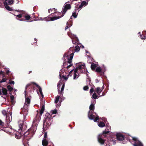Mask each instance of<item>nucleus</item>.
Here are the masks:
<instances>
[{"label":"nucleus","mask_w":146,"mask_h":146,"mask_svg":"<svg viewBox=\"0 0 146 146\" xmlns=\"http://www.w3.org/2000/svg\"><path fill=\"white\" fill-rule=\"evenodd\" d=\"M73 48H70L68 52L64 53L63 55V58L64 59H65V57L67 58L68 61L67 62L71 64L72 62V58H73L74 52L72 50ZM72 64H70V65L67 66L66 68L68 69L71 67L72 65Z\"/></svg>","instance_id":"nucleus-1"},{"label":"nucleus","mask_w":146,"mask_h":146,"mask_svg":"<svg viewBox=\"0 0 146 146\" xmlns=\"http://www.w3.org/2000/svg\"><path fill=\"white\" fill-rule=\"evenodd\" d=\"M45 119L43 122V128L44 130L48 129L52 121L51 115L49 113H47L45 114Z\"/></svg>","instance_id":"nucleus-2"},{"label":"nucleus","mask_w":146,"mask_h":146,"mask_svg":"<svg viewBox=\"0 0 146 146\" xmlns=\"http://www.w3.org/2000/svg\"><path fill=\"white\" fill-rule=\"evenodd\" d=\"M44 110V105H43L41 108V110L39 112V114H38V111H37V114L36 115V117L34 118L33 120V123H35L37 121H39L40 120L41 116L42 114L43 113Z\"/></svg>","instance_id":"nucleus-3"},{"label":"nucleus","mask_w":146,"mask_h":146,"mask_svg":"<svg viewBox=\"0 0 146 146\" xmlns=\"http://www.w3.org/2000/svg\"><path fill=\"white\" fill-rule=\"evenodd\" d=\"M33 84L34 85H35L36 86V87L38 88L39 90V91L41 94V95L42 98L43 97V94L42 93V89L41 87L39 86L35 82H32L31 84ZM31 85V84H28L25 87V92H26V90L29 88Z\"/></svg>","instance_id":"nucleus-4"},{"label":"nucleus","mask_w":146,"mask_h":146,"mask_svg":"<svg viewBox=\"0 0 146 146\" xmlns=\"http://www.w3.org/2000/svg\"><path fill=\"white\" fill-rule=\"evenodd\" d=\"M28 131H27L24 134L22 133L23 135H24V137L23 140V143L25 142L26 140H28L30 139L29 137H30L31 136V134L30 133V131L29 130H28Z\"/></svg>","instance_id":"nucleus-5"},{"label":"nucleus","mask_w":146,"mask_h":146,"mask_svg":"<svg viewBox=\"0 0 146 146\" xmlns=\"http://www.w3.org/2000/svg\"><path fill=\"white\" fill-rule=\"evenodd\" d=\"M61 17V16H54L53 17H46L45 18H40L41 19L43 20V19H45L46 20H48V19H50L49 20V21H53L57 19H60L61 18V17Z\"/></svg>","instance_id":"nucleus-6"},{"label":"nucleus","mask_w":146,"mask_h":146,"mask_svg":"<svg viewBox=\"0 0 146 146\" xmlns=\"http://www.w3.org/2000/svg\"><path fill=\"white\" fill-rule=\"evenodd\" d=\"M31 18V17L27 14H24L23 18L19 19L21 21H26L27 20H29Z\"/></svg>","instance_id":"nucleus-7"},{"label":"nucleus","mask_w":146,"mask_h":146,"mask_svg":"<svg viewBox=\"0 0 146 146\" xmlns=\"http://www.w3.org/2000/svg\"><path fill=\"white\" fill-rule=\"evenodd\" d=\"M9 114L6 116V120L7 124H8L11 121L12 119L11 115L12 113L10 111H9Z\"/></svg>","instance_id":"nucleus-8"},{"label":"nucleus","mask_w":146,"mask_h":146,"mask_svg":"<svg viewBox=\"0 0 146 146\" xmlns=\"http://www.w3.org/2000/svg\"><path fill=\"white\" fill-rule=\"evenodd\" d=\"M116 136L117 139L119 141H123L125 139V136L120 133H117Z\"/></svg>","instance_id":"nucleus-9"},{"label":"nucleus","mask_w":146,"mask_h":146,"mask_svg":"<svg viewBox=\"0 0 146 146\" xmlns=\"http://www.w3.org/2000/svg\"><path fill=\"white\" fill-rule=\"evenodd\" d=\"M30 101L31 100L28 97L26 98L24 106V108L25 109H26V108L27 109V108L28 106H29V104L30 103Z\"/></svg>","instance_id":"nucleus-10"},{"label":"nucleus","mask_w":146,"mask_h":146,"mask_svg":"<svg viewBox=\"0 0 146 146\" xmlns=\"http://www.w3.org/2000/svg\"><path fill=\"white\" fill-rule=\"evenodd\" d=\"M110 132V131H106V130L104 131H103L102 133L101 134H99L98 136H100V137L102 138H103L106 137L107 135Z\"/></svg>","instance_id":"nucleus-11"},{"label":"nucleus","mask_w":146,"mask_h":146,"mask_svg":"<svg viewBox=\"0 0 146 146\" xmlns=\"http://www.w3.org/2000/svg\"><path fill=\"white\" fill-rule=\"evenodd\" d=\"M88 4V3L86 1H83L82 2L81 4L79 5L78 7L76 8L75 9L76 11L78 10L79 9H81L83 6H86Z\"/></svg>","instance_id":"nucleus-12"},{"label":"nucleus","mask_w":146,"mask_h":146,"mask_svg":"<svg viewBox=\"0 0 146 146\" xmlns=\"http://www.w3.org/2000/svg\"><path fill=\"white\" fill-rule=\"evenodd\" d=\"M19 127L20 128L19 130L20 129L21 131H23L26 129V126L22 122L19 125Z\"/></svg>","instance_id":"nucleus-13"},{"label":"nucleus","mask_w":146,"mask_h":146,"mask_svg":"<svg viewBox=\"0 0 146 146\" xmlns=\"http://www.w3.org/2000/svg\"><path fill=\"white\" fill-rule=\"evenodd\" d=\"M94 112H91L89 111L88 113V117L89 119L91 120H93L95 118V116L94 115Z\"/></svg>","instance_id":"nucleus-14"},{"label":"nucleus","mask_w":146,"mask_h":146,"mask_svg":"<svg viewBox=\"0 0 146 146\" xmlns=\"http://www.w3.org/2000/svg\"><path fill=\"white\" fill-rule=\"evenodd\" d=\"M103 138L100 136H98V142L100 143L101 144L103 145L104 144L105 140L103 139Z\"/></svg>","instance_id":"nucleus-15"},{"label":"nucleus","mask_w":146,"mask_h":146,"mask_svg":"<svg viewBox=\"0 0 146 146\" xmlns=\"http://www.w3.org/2000/svg\"><path fill=\"white\" fill-rule=\"evenodd\" d=\"M48 143L47 139H43L42 141V144L43 146H47Z\"/></svg>","instance_id":"nucleus-16"},{"label":"nucleus","mask_w":146,"mask_h":146,"mask_svg":"<svg viewBox=\"0 0 146 146\" xmlns=\"http://www.w3.org/2000/svg\"><path fill=\"white\" fill-rule=\"evenodd\" d=\"M22 135V133H21V132H18L15 134V137L17 139H19Z\"/></svg>","instance_id":"nucleus-17"},{"label":"nucleus","mask_w":146,"mask_h":146,"mask_svg":"<svg viewBox=\"0 0 146 146\" xmlns=\"http://www.w3.org/2000/svg\"><path fill=\"white\" fill-rule=\"evenodd\" d=\"M13 3L12 0H5L4 2V4H7L10 5H11Z\"/></svg>","instance_id":"nucleus-18"},{"label":"nucleus","mask_w":146,"mask_h":146,"mask_svg":"<svg viewBox=\"0 0 146 146\" xmlns=\"http://www.w3.org/2000/svg\"><path fill=\"white\" fill-rule=\"evenodd\" d=\"M141 37L142 39H146V31H143Z\"/></svg>","instance_id":"nucleus-19"},{"label":"nucleus","mask_w":146,"mask_h":146,"mask_svg":"<svg viewBox=\"0 0 146 146\" xmlns=\"http://www.w3.org/2000/svg\"><path fill=\"white\" fill-rule=\"evenodd\" d=\"M94 105L93 104H92L89 107V109L90 110L91 112H94L93 111L94 110Z\"/></svg>","instance_id":"nucleus-20"},{"label":"nucleus","mask_w":146,"mask_h":146,"mask_svg":"<svg viewBox=\"0 0 146 146\" xmlns=\"http://www.w3.org/2000/svg\"><path fill=\"white\" fill-rule=\"evenodd\" d=\"M102 89H100V88L98 87L96 88V92L98 93V95H100V93L102 92Z\"/></svg>","instance_id":"nucleus-21"},{"label":"nucleus","mask_w":146,"mask_h":146,"mask_svg":"<svg viewBox=\"0 0 146 146\" xmlns=\"http://www.w3.org/2000/svg\"><path fill=\"white\" fill-rule=\"evenodd\" d=\"M2 93H3V95H7V90L5 88H3L2 89Z\"/></svg>","instance_id":"nucleus-22"},{"label":"nucleus","mask_w":146,"mask_h":146,"mask_svg":"<svg viewBox=\"0 0 146 146\" xmlns=\"http://www.w3.org/2000/svg\"><path fill=\"white\" fill-rule=\"evenodd\" d=\"M9 111H7L5 110H3L2 111V114L6 116L9 114Z\"/></svg>","instance_id":"nucleus-23"},{"label":"nucleus","mask_w":146,"mask_h":146,"mask_svg":"<svg viewBox=\"0 0 146 146\" xmlns=\"http://www.w3.org/2000/svg\"><path fill=\"white\" fill-rule=\"evenodd\" d=\"M64 7L66 9L69 10L71 8V6L70 4H67L64 5Z\"/></svg>","instance_id":"nucleus-24"},{"label":"nucleus","mask_w":146,"mask_h":146,"mask_svg":"<svg viewBox=\"0 0 146 146\" xmlns=\"http://www.w3.org/2000/svg\"><path fill=\"white\" fill-rule=\"evenodd\" d=\"M99 126L101 127H102L105 126V124L103 122H100L98 123Z\"/></svg>","instance_id":"nucleus-25"},{"label":"nucleus","mask_w":146,"mask_h":146,"mask_svg":"<svg viewBox=\"0 0 146 146\" xmlns=\"http://www.w3.org/2000/svg\"><path fill=\"white\" fill-rule=\"evenodd\" d=\"M68 10V9H66L64 7L62 11V14L61 15V17H63L64 16V14L66 13Z\"/></svg>","instance_id":"nucleus-26"},{"label":"nucleus","mask_w":146,"mask_h":146,"mask_svg":"<svg viewBox=\"0 0 146 146\" xmlns=\"http://www.w3.org/2000/svg\"><path fill=\"white\" fill-rule=\"evenodd\" d=\"M68 10V9H66L64 7L62 11V14L61 15V17H63L64 16V14L66 13Z\"/></svg>","instance_id":"nucleus-27"},{"label":"nucleus","mask_w":146,"mask_h":146,"mask_svg":"<svg viewBox=\"0 0 146 146\" xmlns=\"http://www.w3.org/2000/svg\"><path fill=\"white\" fill-rule=\"evenodd\" d=\"M85 66L84 64H80L77 67L78 69L79 70H81L83 69H84V70H85Z\"/></svg>","instance_id":"nucleus-28"},{"label":"nucleus","mask_w":146,"mask_h":146,"mask_svg":"<svg viewBox=\"0 0 146 146\" xmlns=\"http://www.w3.org/2000/svg\"><path fill=\"white\" fill-rule=\"evenodd\" d=\"M5 8L8 10L9 11H11L12 9L9 6L8 4H3Z\"/></svg>","instance_id":"nucleus-29"},{"label":"nucleus","mask_w":146,"mask_h":146,"mask_svg":"<svg viewBox=\"0 0 146 146\" xmlns=\"http://www.w3.org/2000/svg\"><path fill=\"white\" fill-rule=\"evenodd\" d=\"M96 64L94 63H92L91 64V68L92 70H96Z\"/></svg>","instance_id":"nucleus-30"},{"label":"nucleus","mask_w":146,"mask_h":146,"mask_svg":"<svg viewBox=\"0 0 146 146\" xmlns=\"http://www.w3.org/2000/svg\"><path fill=\"white\" fill-rule=\"evenodd\" d=\"M98 73H100L102 72V69L100 67H97L95 70Z\"/></svg>","instance_id":"nucleus-31"},{"label":"nucleus","mask_w":146,"mask_h":146,"mask_svg":"<svg viewBox=\"0 0 146 146\" xmlns=\"http://www.w3.org/2000/svg\"><path fill=\"white\" fill-rule=\"evenodd\" d=\"M133 145L134 146H143L142 144L139 141H138L137 143H135Z\"/></svg>","instance_id":"nucleus-32"},{"label":"nucleus","mask_w":146,"mask_h":146,"mask_svg":"<svg viewBox=\"0 0 146 146\" xmlns=\"http://www.w3.org/2000/svg\"><path fill=\"white\" fill-rule=\"evenodd\" d=\"M64 86L65 84L63 83L60 92H59V93L61 95L62 94V92L63 91L64 88Z\"/></svg>","instance_id":"nucleus-33"},{"label":"nucleus","mask_w":146,"mask_h":146,"mask_svg":"<svg viewBox=\"0 0 146 146\" xmlns=\"http://www.w3.org/2000/svg\"><path fill=\"white\" fill-rule=\"evenodd\" d=\"M98 96L94 92L92 96V98L94 99H96L98 98Z\"/></svg>","instance_id":"nucleus-34"},{"label":"nucleus","mask_w":146,"mask_h":146,"mask_svg":"<svg viewBox=\"0 0 146 146\" xmlns=\"http://www.w3.org/2000/svg\"><path fill=\"white\" fill-rule=\"evenodd\" d=\"M61 79L59 82L58 84H57V87L58 88V91H59V88H60V85L62 84V82H61Z\"/></svg>","instance_id":"nucleus-35"},{"label":"nucleus","mask_w":146,"mask_h":146,"mask_svg":"<svg viewBox=\"0 0 146 146\" xmlns=\"http://www.w3.org/2000/svg\"><path fill=\"white\" fill-rule=\"evenodd\" d=\"M80 49V48L79 46L78 45H76L75 47V51L76 52H78Z\"/></svg>","instance_id":"nucleus-36"},{"label":"nucleus","mask_w":146,"mask_h":146,"mask_svg":"<svg viewBox=\"0 0 146 146\" xmlns=\"http://www.w3.org/2000/svg\"><path fill=\"white\" fill-rule=\"evenodd\" d=\"M60 97L59 96H56L55 98V100L54 102L55 103H57L58 102L59 100V98Z\"/></svg>","instance_id":"nucleus-37"},{"label":"nucleus","mask_w":146,"mask_h":146,"mask_svg":"<svg viewBox=\"0 0 146 146\" xmlns=\"http://www.w3.org/2000/svg\"><path fill=\"white\" fill-rule=\"evenodd\" d=\"M7 88L8 90L9 91H11L13 90V87H11L10 85H9L7 86Z\"/></svg>","instance_id":"nucleus-38"},{"label":"nucleus","mask_w":146,"mask_h":146,"mask_svg":"<svg viewBox=\"0 0 146 146\" xmlns=\"http://www.w3.org/2000/svg\"><path fill=\"white\" fill-rule=\"evenodd\" d=\"M24 14H20L17 15V17L19 18H23Z\"/></svg>","instance_id":"nucleus-39"},{"label":"nucleus","mask_w":146,"mask_h":146,"mask_svg":"<svg viewBox=\"0 0 146 146\" xmlns=\"http://www.w3.org/2000/svg\"><path fill=\"white\" fill-rule=\"evenodd\" d=\"M72 16L74 18H76L77 17V14L76 12H74L72 13Z\"/></svg>","instance_id":"nucleus-40"},{"label":"nucleus","mask_w":146,"mask_h":146,"mask_svg":"<svg viewBox=\"0 0 146 146\" xmlns=\"http://www.w3.org/2000/svg\"><path fill=\"white\" fill-rule=\"evenodd\" d=\"M82 73H84L85 74H86V75L88 76H88L89 73L88 72V71H87V69H86V70L85 71V70H84V72H83L82 71Z\"/></svg>","instance_id":"nucleus-41"},{"label":"nucleus","mask_w":146,"mask_h":146,"mask_svg":"<svg viewBox=\"0 0 146 146\" xmlns=\"http://www.w3.org/2000/svg\"><path fill=\"white\" fill-rule=\"evenodd\" d=\"M0 75L2 76V77L3 78L5 77V72L2 70L0 71Z\"/></svg>","instance_id":"nucleus-42"},{"label":"nucleus","mask_w":146,"mask_h":146,"mask_svg":"<svg viewBox=\"0 0 146 146\" xmlns=\"http://www.w3.org/2000/svg\"><path fill=\"white\" fill-rule=\"evenodd\" d=\"M83 89L84 90L87 91L89 89V87L88 86H84Z\"/></svg>","instance_id":"nucleus-43"},{"label":"nucleus","mask_w":146,"mask_h":146,"mask_svg":"<svg viewBox=\"0 0 146 146\" xmlns=\"http://www.w3.org/2000/svg\"><path fill=\"white\" fill-rule=\"evenodd\" d=\"M4 123L0 119V126H1L2 127L4 126Z\"/></svg>","instance_id":"nucleus-44"},{"label":"nucleus","mask_w":146,"mask_h":146,"mask_svg":"<svg viewBox=\"0 0 146 146\" xmlns=\"http://www.w3.org/2000/svg\"><path fill=\"white\" fill-rule=\"evenodd\" d=\"M99 119L98 116L96 117H95V118L94 119V122H96Z\"/></svg>","instance_id":"nucleus-45"},{"label":"nucleus","mask_w":146,"mask_h":146,"mask_svg":"<svg viewBox=\"0 0 146 146\" xmlns=\"http://www.w3.org/2000/svg\"><path fill=\"white\" fill-rule=\"evenodd\" d=\"M7 79L6 78H3L1 81H0L1 83L4 82L6 81Z\"/></svg>","instance_id":"nucleus-46"},{"label":"nucleus","mask_w":146,"mask_h":146,"mask_svg":"<svg viewBox=\"0 0 146 146\" xmlns=\"http://www.w3.org/2000/svg\"><path fill=\"white\" fill-rule=\"evenodd\" d=\"M94 88L92 87L90 89V94H91L92 93L94 92Z\"/></svg>","instance_id":"nucleus-47"},{"label":"nucleus","mask_w":146,"mask_h":146,"mask_svg":"<svg viewBox=\"0 0 146 146\" xmlns=\"http://www.w3.org/2000/svg\"><path fill=\"white\" fill-rule=\"evenodd\" d=\"M67 26L66 27H65V30H66L68 28L70 27L71 26V25H69V26L68 25L69 24H68V22H67Z\"/></svg>","instance_id":"nucleus-48"},{"label":"nucleus","mask_w":146,"mask_h":146,"mask_svg":"<svg viewBox=\"0 0 146 146\" xmlns=\"http://www.w3.org/2000/svg\"><path fill=\"white\" fill-rule=\"evenodd\" d=\"M44 139H47V132H45L44 133Z\"/></svg>","instance_id":"nucleus-49"},{"label":"nucleus","mask_w":146,"mask_h":146,"mask_svg":"<svg viewBox=\"0 0 146 146\" xmlns=\"http://www.w3.org/2000/svg\"><path fill=\"white\" fill-rule=\"evenodd\" d=\"M9 84L11 85L12 84H15V82L14 81H11L10 80Z\"/></svg>","instance_id":"nucleus-50"},{"label":"nucleus","mask_w":146,"mask_h":146,"mask_svg":"<svg viewBox=\"0 0 146 146\" xmlns=\"http://www.w3.org/2000/svg\"><path fill=\"white\" fill-rule=\"evenodd\" d=\"M57 113V111L56 110H54L52 111V114H55Z\"/></svg>","instance_id":"nucleus-51"},{"label":"nucleus","mask_w":146,"mask_h":146,"mask_svg":"<svg viewBox=\"0 0 146 146\" xmlns=\"http://www.w3.org/2000/svg\"><path fill=\"white\" fill-rule=\"evenodd\" d=\"M68 76H67V77H66L65 76H62V78H63L64 80H67L68 78Z\"/></svg>","instance_id":"nucleus-52"},{"label":"nucleus","mask_w":146,"mask_h":146,"mask_svg":"<svg viewBox=\"0 0 146 146\" xmlns=\"http://www.w3.org/2000/svg\"><path fill=\"white\" fill-rule=\"evenodd\" d=\"M77 76V75L76 73H74V79H76Z\"/></svg>","instance_id":"nucleus-53"},{"label":"nucleus","mask_w":146,"mask_h":146,"mask_svg":"<svg viewBox=\"0 0 146 146\" xmlns=\"http://www.w3.org/2000/svg\"><path fill=\"white\" fill-rule=\"evenodd\" d=\"M79 69H78V67H76L74 70V73H76L77 72V71H78V70Z\"/></svg>","instance_id":"nucleus-54"},{"label":"nucleus","mask_w":146,"mask_h":146,"mask_svg":"<svg viewBox=\"0 0 146 146\" xmlns=\"http://www.w3.org/2000/svg\"><path fill=\"white\" fill-rule=\"evenodd\" d=\"M14 97L12 95L10 97V98L12 101H13L14 99Z\"/></svg>","instance_id":"nucleus-55"},{"label":"nucleus","mask_w":146,"mask_h":146,"mask_svg":"<svg viewBox=\"0 0 146 146\" xmlns=\"http://www.w3.org/2000/svg\"><path fill=\"white\" fill-rule=\"evenodd\" d=\"M132 139L133 140H134L135 141H137V138L136 137H133L132 138Z\"/></svg>","instance_id":"nucleus-56"},{"label":"nucleus","mask_w":146,"mask_h":146,"mask_svg":"<svg viewBox=\"0 0 146 146\" xmlns=\"http://www.w3.org/2000/svg\"><path fill=\"white\" fill-rule=\"evenodd\" d=\"M6 72L7 75H8L9 73L10 72V71L9 70H6Z\"/></svg>","instance_id":"nucleus-57"},{"label":"nucleus","mask_w":146,"mask_h":146,"mask_svg":"<svg viewBox=\"0 0 146 146\" xmlns=\"http://www.w3.org/2000/svg\"><path fill=\"white\" fill-rule=\"evenodd\" d=\"M55 10V9L54 8L52 9H49L48 10V11L49 13H50V10L51 11H52V10Z\"/></svg>","instance_id":"nucleus-58"},{"label":"nucleus","mask_w":146,"mask_h":146,"mask_svg":"<svg viewBox=\"0 0 146 146\" xmlns=\"http://www.w3.org/2000/svg\"><path fill=\"white\" fill-rule=\"evenodd\" d=\"M73 70H72L70 72H69V74L68 75V76H70V74H71V73H72V71H73ZM71 76V75H70V76Z\"/></svg>","instance_id":"nucleus-59"},{"label":"nucleus","mask_w":146,"mask_h":146,"mask_svg":"<svg viewBox=\"0 0 146 146\" xmlns=\"http://www.w3.org/2000/svg\"><path fill=\"white\" fill-rule=\"evenodd\" d=\"M111 141H112V142L113 143V145H114L115 144V143H116V141H113V140H110Z\"/></svg>","instance_id":"nucleus-60"},{"label":"nucleus","mask_w":146,"mask_h":146,"mask_svg":"<svg viewBox=\"0 0 146 146\" xmlns=\"http://www.w3.org/2000/svg\"><path fill=\"white\" fill-rule=\"evenodd\" d=\"M32 72V71H30L29 72V74L30 73H31Z\"/></svg>","instance_id":"nucleus-61"},{"label":"nucleus","mask_w":146,"mask_h":146,"mask_svg":"<svg viewBox=\"0 0 146 146\" xmlns=\"http://www.w3.org/2000/svg\"><path fill=\"white\" fill-rule=\"evenodd\" d=\"M60 79H61V75L60 74Z\"/></svg>","instance_id":"nucleus-62"},{"label":"nucleus","mask_w":146,"mask_h":146,"mask_svg":"<svg viewBox=\"0 0 146 146\" xmlns=\"http://www.w3.org/2000/svg\"><path fill=\"white\" fill-rule=\"evenodd\" d=\"M104 88V86L103 85V86L102 87V90H103V89Z\"/></svg>","instance_id":"nucleus-63"},{"label":"nucleus","mask_w":146,"mask_h":146,"mask_svg":"<svg viewBox=\"0 0 146 146\" xmlns=\"http://www.w3.org/2000/svg\"><path fill=\"white\" fill-rule=\"evenodd\" d=\"M72 42L73 44H75V42H74L73 41H72Z\"/></svg>","instance_id":"nucleus-64"}]
</instances>
